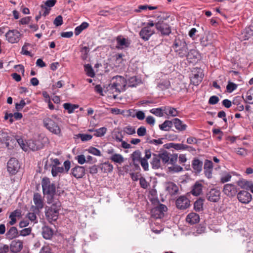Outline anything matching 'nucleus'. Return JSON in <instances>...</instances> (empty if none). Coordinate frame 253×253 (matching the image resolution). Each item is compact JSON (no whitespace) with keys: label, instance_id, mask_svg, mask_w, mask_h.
Returning a JSON list of instances; mask_svg holds the SVG:
<instances>
[{"label":"nucleus","instance_id":"obj_1","mask_svg":"<svg viewBox=\"0 0 253 253\" xmlns=\"http://www.w3.org/2000/svg\"><path fill=\"white\" fill-rule=\"evenodd\" d=\"M48 200L47 203L51 205L50 207H48L45 211V215L47 219L51 222L56 221L58 217L59 211L61 207V203L58 200Z\"/></svg>","mask_w":253,"mask_h":253},{"label":"nucleus","instance_id":"obj_2","mask_svg":"<svg viewBox=\"0 0 253 253\" xmlns=\"http://www.w3.org/2000/svg\"><path fill=\"white\" fill-rule=\"evenodd\" d=\"M169 16L168 14L161 12L157 17L156 29L163 36H168L171 33L170 27L165 22Z\"/></svg>","mask_w":253,"mask_h":253},{"label":"nucleus","instance_id":"obj_3","mask_svg":"<svg viewBox=\"0 0 253 253\" xmlns=\"http://www.w3.org/2000/svg\"><path fill=\"white\" fill-rule=\"evenodd\" d=\"M59 119L56 115H52L51 118H45L43 120V126L52 133L57 135H60L61 131L57 122Z\"/></svg>","mask_w":253,"mask_h":253},{"label":"nucleus","instance_id":"obj_4","mask_svg":"<svg viewBox=\"0 0 253 253\" xmlns=\"http://www.w3.org/2000/svg\"><path fill=\"white\" fill-rule=\"evenodd\" d=\"M42 185L43 194L47 195V202L50 198L51 200H57L54 197L56 189L55 185L54 183H51L48 178H42Z\"/></svg>","mask_w":253,"mask_h":253},{"label":"nucleus","instance_id":"obj_5","mask_svg":"<svg viewBox=\"0 0 253 253\" xmlns=\"http://www.w3.org/2000/svg\"><path fill=\"white\" fill-rule=\"evenodd\" d=\"M173 47L175 51L177 54L181 58L186 57L188 52L187 44L184 40L182 39L181 40L176 39L173 44Z\"/></svg>","mask_w":253,"mask_h":253},{"label":"nucleus","instance_id":"obj_6","mask_svg":"<svg viewBox=\"0 0 253 253\" xmlns=\"http://www.w3.org/2000/svg\"><path fill=\"white\" fill-rule=\"evenodd\" d=\"M159 157L164 166L167 164H173L177 160V155L171 154L166 150L160 151Z\"/></svg>","mask_w":253,"mask_h":253},{"label":"nucleus","instance_id":"obj_7","mask_svg":"<svg viewBox=\"0 0 253 253\" xmlns=\"http://www.w3.org/2000/svg\"><path fill=\"white\" fill-rule=\"evenodd\" d=\"M114 79L116 80V81L111 84V88L115 89L118 92L125 90L126 86V80L121 76H116L113 77V80Z\"/></svg>","mask_w":253,"mask_h":253},{"label":"nucleus","instance_id":"obj_8","mask_svg":"<svg viewBox=\"0 0 253 253\" xmlns=\"http://www.w3.org/2000/svg\"><path fill=\"white\" fill-rule=\"evenodd\" d=\"M33 202L35 206H32L31 208L32 211L40 212L44 206L43 199L41 194L38 193H34Z\"/></svg>","mask_w":253,"mask_h":253},{"label":"nucleus","instance_id":"obj_9","mask_svg":"<svg viewBox=\"0 0 253 253\" xmlns=\"http://www.w3.org/2000/svg\"><path fill=\"white\" fill-rule=\"evenodd\" d=\"M6 40L11 43H17L22 37V34L17 30H10L5 34Z\"/></svg>","mask_w":253,"mask_h":253},{"label":"nucleus","instance_id":"obj_10","mask_svg":"<svg viewBox=\"0 0 253 253\" xmlns=\"http://www.w3.org/2000/svg\"><path fill=\"white\" fill-rule=\"evenodd\" d=\"M19 168L18 161L15 158H10L8 161L7 169L10 173L15 174L18 171Z\"/></svg>","mask_w":253,"mask_h":253},{"label":"nucleus","instance_id":"obj_11","mask_svg":"<svg viewBox=\"0 0 253 253\" xmlns=\"http://www.w3.org/2000/svg\"><path fill=\"white\" fill-rule=\"evenodd\" d=\"M154 33L155 31L154 29L149 28V27H144L139 32V35L143 41H147Z\"/></svg>","mask_w":253,"mask_h":253},{"label":"nucleus","instance_id":"obj_12","mask_svg":"<svg viewBox=\"0 0 253 253\" xmlns=\"http://www.w3.org/2000/svg\"><path fill=\"white\" fill-rule=\"evenodd\" d=\"M9 250L12 253H18L23 249V242L20 240H14L10 244Z\"/></svg>","mask_w":253,"mask_h":253},{"label":"nucleus","instance_id":"obj_13","mask_svg":"<svg viewBox=\"0 0 253 253\" xmlns=\"http://www.w3.org/2000/svg\"><path fill=\"white\" fill-rule=\"evenodd\" d=\"M238 200L242 203L248 204L252 199V195L247 191L242 190L237 194Z\"/></svg>","mask_w":253,"mask_h":253},{"label":"nucleus","instance_id":"obj_14","mask_svg":"<svg viewBox=\"0 0 253 253\" xmlns=\"http://www.w3.org/2000/svg\"><path fill=\"white\" fill-rule=\"evenodd\" d=\"M207 199L212 202H217L220 198V192L216 189H211L206 195Z\"/></svg>","mask_w":253,"mask_h":253},{"label":"nucleus","instance_id":"obj_15","mask_svg":"<svg viewBox=\"0 0 253 253\" xmlns=\"http://www.w3.org/2000/svg\"><path fill=\"white\" fill-rule=\"evenodd\" d=\"M167 207L163 204H160L152 210V212L156 218H162L164 216V213L167 211Z\"/></svg>","mask_w":253,"mask_h":253},{"label":"nucleus","instance_id":"obj_16","mask_svg":"<svg viewBox=\"0 0 253 253\" xmlns=\"http://www.w3.org/2000/svg\"><path fill=\"white\" fill-rule=\"evenodd\" d=\"M116 48L119 49H123L129 46L130 41L128 39L123 38L122 36H118L116 39Z\"/></svg>","mask_w":253,"mask_h":253},{"label":"nucleus","instance_id":"obj_17","mask_svg":"<svg viewBox=\"0 0 253 253\" xmlns=\"http://www.w3.org/2000/svg\"><path fill=\"white\" fill-rule=\"evenodd\" d=\"M223 192L227 196L233 197L236 195L237 191L234 184H226L224 186Z\"/></svg>","mask_w":253,"mask_h":253},{"label":"nucleus","instance_id":"obj_18","mask_svg":"<svg viewBox=\"0 0 253 253\" xmlns=\"http://www.w3.org/2000/svg\"><path fill=\"white\" fill-rule=\"evenodd\" d=\"M152 159L150 162L152 168L154 169H158L164 167L159 154H152Z\"/></svg>","mask_w":253,"mask_h":253},{"label":"nucleus","instance_id":"obj_19","mask_svg":"<svg viewBox=\"0 0 253 253\" xmlns=\"http://www.w3.org/2000/svg\"><path fill=\"white\" fill-rule=\"evenodd\" d=\"M176 205L178 209H186L190 206V201L185 196H180L176 200Z\"/></svg>","mask_w":253,"mask_h":253},{"label":"nucleus","instance_id":"obj_20","mask_svg":"<svg viewBox=\"0 0 253 253\" xmlns=\"http://www.w3.org/2000/svg\"><path fill=\"white\" fill-rule=\"evenodd\" d=\"M152 156V152L149 149H146L145 150V156L139 162L141 166L145 171L148 170L149 164L147 160L151 158Z\"/></svg>","mask_w":253,"mask_h":253},{"label":"nucleus","instance_id":"obj_21","mask_svg":"<svg viewBox=\"0 0 253 253\" xmlns=\"http://www.w3.org/2000/svg\"><path fill=\"white\" fill-rule=\"evenodd\" d=\"M72 175L77 179L81 178L85 175V170L84 167L76 166L71 169Z\"/></svg>","mask_w":253,"mask_h":253},{"label":"nucleus","instance_id":"obj_22","mask_svg":"<svg viewBox=\"0 0 253 253\" xmlns=\"http://www.w3.org/2000/svg\"><path fill=\"white\" fill-rule=\"evenodd\" d=\"M213 164L211 161L206 160L204 165V173L208 178L212 177Z\"/></svg>","mask_w":253,"mask_h":253},{"label":"nucleus","instance_id":"obj_23","mask_svg":"<svg viewBox=\"0 0 253 253\" xmlns=\"http://www.w3.org/2000/svg\"><path fill=\"white\" fill-rule=\"evenodd\" d=\"M5 236L7 240H11L19 236V232L16 227L12 226L7 230Z\"/></svg>","mask_w":253,"mask_h":253},{"label":"nucleus","instance_id":"obj_24","mask_svg":"<svg viewBox=\"0 0 253 253\" xmlns=\"http://www.w3.org/2000/svg\"><path fill=\"white\" fill-rule=\"evenodd\" d=\"M187 60L189 62H196L200 58V54L195 49H190L186 55Z\"/></svg>","mask_w":253,"mask_h":253},{"label":"nucleus","instance_id":"obj_25","mask_svg":"<svg viewBox=\"0 0 253 253\" xmlns=\"http://www.w3.org/2000/svg\"><path fill=\"white\" fill-rule=\"evenodd\" d=\"M27 149L29 148L33 151H36L42 148L40 141L34 140H28L27 141Z\"/></svg>","mask_w":253,"mask_h":253},{"label":"nucleus","instance_id":"obj_26","mask_svg":"<svg viewBox=\"0 0 253 253\" xmlns=\"http://www.w3.org/2000/svg\"><path fill=\"white\" fill-rule=\"evenodd\" d=\"M173 124L175 128L180 131L185 130L187 127L186 124H184L182 121L178 118L173 119L172 124Z\"/></svg>","mask_w":253,"mask_h":253},{"label":"nucleus","instance_id":"obj_27","mask_svg":"<svg viewBox=\"0 0 253 253\" xmlns=\"http://www.w3.org/2000/svg\"><path fill=\"white\" fill-rule=\"evenodd\" d=\"M253 36V30L250 27L246 28L243 32H242L240 39L241 40H248Z\"/></svg>","mask_w":253,"mask_h":253},{"label":"nucleus","instance_id":"obj_28","mask_svg":"<svg viewBox=\"0 0 253 253\" xmlns=\"http://www.w3.org/2000/svg\"><path fill=\"white\" fill-rule=\"evenodd\" d=\"M199 215L194 212L190 213L186 217V221L191 224H194L199 221Z\"/></svg>","mask_w":253,"mask_h":253},{"label":"nucleus","instance_id":"obj_29","mask_svg":"<svg viewBox=\"0 0 253 253\" xmlns=\"http://www.w3.org/2000/svg\"><path fill=\"white\" fill-rule=\"evenodd\" d=\"M203 165V162L198 159H195L192 161V167L196 172L199 173L202 171Z\"/></svg>","mask_w":253,"mask_h":253},{"label":"nucleus","instance_id":"obj_30","mask_svg":"<svg viewBox=\"0 0 253 253\" xmlns=\"http://www.w3.org/2000/svg\"><path fill=\"white\" fill-rule=\"evenodd\" d=\"M42 235L44 239H50L53 235V231L48 226H44L42 229Z\"/></svg>","mask_w":253,"mask_h":253},{"label":"nucleus","instance_id":"obj_31","mask_svg":"<svg viewBox=\"0 0 253 253\" xmlns=\"http://www.w3.org/2000/svg\"><path fill=\"white\" fill-rule=\"evenodd\" d=\"M202 184L199 182L197 181L193 185L191 193L194 196H199L202 192Z\"/></svg>","mask_w":253,"mask_h":253},{"label":"nucleus","instance_id":"obj_32","mask_svg":"<svg viewBox=\"0 0 253 253\" xmlns=\"http://www.w3.org/2000/svg\"><path fill=\"white\" fill-rule=\"evenodd\" d=\"M141 83V81L140 79L137 78L136 76H133L128 79L126 85L127 84L129 87H135Z\"/></svg>","mask_w":253,"mask_h":253},{"label":"nucleus","instance_id":"obj_33","mask_svg":"<svg viewBox=\"0 0 253 253\" xmlns=\"http://www.w3.org/2000/svg\"><path fill=\"white\" fill-rule=\"evenodd\" d=\"M100 168L103 172H111L113 171V166L109 162H105L100 165Z\"/></svg>","mask_w":253,"mask_h":253},{"label":"nucleus","instance_id":"obj_34","mask_svg":"<svg viewBox=\"0 0 253 253\" xmlns=\"http://www.w3.org/2000/svg\"><path fill=\"white\" fill-rule=\"evenodd\" d=\"M164 113L168 116L175 117L178 115V111L175 108L170 106L164 107Z\"/></svg>","mask_w":253,"mask_h":253},{"label":"nucleus","instance_id":"obj_35","mask_svg":"<svg viewBox=\"0 0 253 253\" xmlns=\"http://www.w3.org/2000/svg\"><path fill=\"white\" fill-rule=\"evenodd\" d=\"M242 97L246 103L253 104V87L246 92L245 98L244 96Z\"/></svg>","mask_w":253,"mask_h":253},{"label":"nucleus","instance_id":"obj_36","mask_svg":"<svg viewBox=\"0 0 253 253\" xmlns=\"http://www.w3.org/2000/svg\"><path fill=\"white\" fill-rule=\"evenodd\" d=\"M131 159L134 165H138L139 162L143 158L141 157V152L139 151H135L131 154Z\"/></svg>","mask_w":253,"mask_h":253},{"label":"nucleus","instance_id":"obj_37","mask_svg":"<svg viewBox=\"0 0 253 253\" xmlns=\"http://www.w3.org/2000/svg\"><path fill=\"white\" fill-rule=\"evenodd\" d=\"M109 159L112 162L119 164H121L124 161V158L123 156L120 154L115 153L113 155L110 156Z\"/></svg>","mask_w":253,"mask_h":253},{"label":"nucleus","instance_id":"obj_38","mask_svg":"<svg viewBox=\"0 0 253 253\" xmlns=\"http://www.w3.org/2000/svg\"><path fill=\"white\" fill-rule=\"evenodd\" d=\"M64 108L68 111L69 114L73 113L76 109L79 108L77 104H73L70 103H65L63 105Z\"/></svg>","mask_w":253,"mask_h":253},{"label":"nucleus","instance_id":"obj_39","mask_svg":"<svg viewBox=\"0 0 253 253\" xmlns=\"http://www.w3.org/2000/svg\"><path fill=\"white\" fill-rule=\"evenodd\" d=\"M169 145L170 147L173 148L176 150H186L189 148H191L190 146L181 143H170Z\"/></svg>","mask_w":253,"mask_h":253},{"label":"nucleus","instance_id":"obj_40","mask_svg":"<svg viewBox=\"0 0 253 253\" xmlns=\"http://www.w3.org/2000/svg\"><path fill=\"white\" fill-rule=\"evenodd\" d=\"M172 126V121L166 120L162 124L159 125L160 129L168 131Z\"/></svg>","mask_w":253,"mask_h":253},{"label":"nucleus","instance_id":"obj_41","mask_svg":"<svg viewBox=\"0 0 253 253\" xmlns=\"http://www.w3.org/2000/svg\"><path fill=\"white\" fill-rule=\"evenodd\" d=\"M167 189L170 194H176L178 191L177 185L172 182H169L168 184Z\"/></svg>","mask_w":253,"mask_h":253},{"label":"nucleus","instance_id":"obj_42","mask_svg":"<svg viewBox=\"0 0 253 253\" xmlns=\"http://www.w3.org/2000/svg\"><path fill=\"white\" fill-rule=\"evenodd\" d=\"M89 24L88 23L84 22L80 26H77L75 29L76 35H79L84 30L87 28Z\"/></svg>","mask_w":253,"mask_h":253},{"label":"nucleus","instance_id":"obj_43","mask_svg":"<svg viewBox=\"0 0 253 253\" xmlns=\"http://www.w3.org/2000/svg\"><path fill=\"white\" fill-rule=\"evenodd\" d=\"M170 84L168 80H164L157 84V87L160 90H165L170 87Z\"/></svg>","mask_w":253,"mask_h":253},{"label":"nucleus","instance_id":"obj_44","mask_svg":"<svg viewBox=\"0 0 253 253\" xmlns=\"http://www.w3.org/2000/svg\"><path fill=\"white\" fill-rule=\"evenodd\" d=\"M164 107L158 108H153L150 110L153 114L158 117H163L164 113Z\"/></svg>","mask_w":253,"mask_h":253},{"label":"nucleus","instance_id":"obj_45","mask_svg":"<svg viewBox=\"0 0 253 253\" xmlns=\"http://www.w3.org/2000/svg\"><path fill=\"white\" fill-rule=\"evenodd\" d=\"M202 81V75L199 74H195L191 78V81L195 85H197Z\"/></svg>","mask_w":253,"mask_h":253},{"label":"nucleus","instance_id":"obj_46","mask_svg":"<svg viewBox=\"0 0 253 253\" xmlns=\"http://www.w3.org/2000/svg\"><path fill=\"white\" fill-rule=\"evenodd\" d=\"M84 71L86 72L87 75L90 77L93 78L95 76L93 70L91 66L89 64H85L84 66Z\"/></svg>","mask_w":253,"mask_h":253},{"label":"nucleus","instance_id":"obj_47","mask_svg":"<svg viewBox=\"0 0 253 253\" xmlns=\"http://www.w3.org/2000/svg\"><path fill=\"white\" fill-rule=\"evenodd\" d=\"M64 171V168L63 167H56L52 166L51 169V173L53 176H56L59 173H62Z\"/></svg>","mask_w":253,"mask_h":253},{"label":"nucleus","instance_id":"obj_48","mask_svg":"<svg viewBox=\"0 0 253 253\" xmlns=\"http://www.w3.org/2000/svg\"><path fill=\"white\" fill-rule=\"evenodd\" d=\"M107 128L105 127H100L94 130V135L96 137H101L106 133Z\"/></svg>","mask_w":253,"mask_h":253},{"label":"nucleus","instance_id":"obj_49","mask_svg":"<svg viewBox=\"0 0 253 253\" xmlns=\"http://www.w3.org/2000/svg\"><path fill=\"white\" fill-rule=\"evenodd\" d=\"M203 201L200 199L195 202L194 204V209L197 211H200L203 210Z\"/></svg>","mask_w":253,"mask_h":253},{"label":"nucleus","instance_id":"obj_50","mask_svg":"<svg viewBox=\"0 0 253 253\" xmlns=\"http://www.w3.org/2000/svg\"><path fill=\"white\" fill-rule=\"evenodd\" d=\"M132 117H136L139 120H143L145 117V113L142 111H137L135 114H129Z\"/></svg>","mask_w":253,"mask_h":253},{"label":"nucleus","instance_id":"obj_51","mask_svg":"<svg viewBox=\"0 0 253 253\" xmlns=\"http://www.w3.org/2000/svg\"><path fill=\"white\" fill-rule=\"evenodd\" d=\"M87 151L89 153H90L93 155L96 156H101V154L100 150L93 147H90L87 149Z\"/></svg>","mask_w":253,"mask_h":253},{"label":"nucleus","instance_id":"obj_52","mask_svg":"<svg viewBox=\"0 0 253 253\" xmlns=\"http://www.w3.org/2000/svg\"><path fill=\"white\" fill-rule=\"evenodd\" d=\"M32 211V212H29L27 214V217L30 220L36 223L37 222L36 214L38 213L39 212H36L35 211Z\"/></svg>","mask_w":253,"mask_h":253},{"label":"nucleus","instance_id":"obj_53","mask_svg":"<svg viewBox=\"0 0 253 253\" xmlns=\"http://www.w3.org/2000/svg\"><path fill=\"white\" fill-rule=\"evenodd\" d=\"M242 98L240 96L235 97L233 100V104L236 106H241L242 108V111L244 109V105L241 103Z\"/></svg>","mask_w":253,"mask_h":253},{"label":"nucleus","instance_id":"obj_54","mask_svg":"<svg viewBox=\"0 0 253 253\" xmlns=\"http://www.w3.org/2000/svg\"><path fill=\"white\" fill-rule=\"evenodd\" d=\"M75 160L80 165H83L86 163V158L84 155H79L75 157Z\"/></svg>","mask_w":253,"mask_h":253},{"label":"nucleus","instance_id":"obj_55","mask_svg":"<svg viewBox=\"0 0 253 253\" xmlns=\"http://www.w3.org/2000/svg\"><path fill=\"white\" fill-rule=\"evenodd\" d=\"M124 132L128 135H132L135 133V128L130 126H126L124 128Z\"/></svg>","mask_w":253,"mask_h":253},{"label":"nucleus","instance_id":"obj_56","mask_svg":"<svg viewBox=\"0 0 253 253\" xmlns=\"http://www.w3.org/2000/svg\"><path fill=\"white\" fill-rule=\"evenodd\" d=\"M139 183L140 186L143 189H147L149 186V183L147 182L145 178L143 177H140L139 178Z\"/></svg>","mask_w":253,"mask_h":253},{"label":"nucleus","instance_id":"obj_57","mask_svg":"<svg viewBox=\"0 0 253 253\" xmlns=\"http://www.w3.org/2000/svg\"><path fill=\"white\" fill-rule=\"evenodd\" d=\"M235 152L239 155L245 157L247 155V150L243 148H238L235 150Z\"/></svg>","mask_w":253,"mask_h":253},{"label":"nucleus","instance_id":"obj_58","mask_svg":"<svg viewBox=\"0 0 253 253\" xmlns=\"http://www.w3.org/2000/svg\"><path fill=\"white\" fill-rule=\"evenodd\" d=\"M31 228H24L21 230L19 232V236H26L27 235H29L31 233Z\"/></svg>","mask_w":253,"mask_h":253},{"label":"nucleus","instance_id":"obj_59","mask_svg":"<svg viewBox=\"0 0 253 253\" xmlns=\"http://www.w3.org/2000/svg\"><path fill=\"white\" fill-rule=\"evenodd\" d=\"M146 128L144 126H141L137 130V133L139 136H144L146 134Z\"/></svg>","mask_w":253,"mask_h":253},{"label":"nucleus","instance_id":"obj_60","mask_svg":"<svg viewBox=\"0 0 253 253\" xmlns=\"http://www.w3.org/2000/svg\"><path fill=\"white\" fill-rule=\"evenodd\" d=\"M237 87V85L233 83L229 82L227 86L226 89L229 92H231L235 90Z\"/></svg>","mask_w":253,"mask_h":253},{"label":"nucleus","instance_id":"obj_61","mask_svg":"<svg viewBox=\"0 0 253 253\" xmlns=\"http://www.w3.org/2000/svg\"><path fill=\"white\" fill-rule=\"evenodd\" d=\"M9 251V246L0 243V253H7Z\"/></svg>","mask_w":253,"mask_h":253},{"label":"nucleus","instance_id":"obj_62","mask_svg":"<svg viewBox=\"0 0 253 253\" xmlns=\"http://www.w3.org/2000/svg\"><path fill=\"white\" fill-rule=\"evenodd\" d=\"M79 137L83 141H88L92 139V136L87 134H79Z\"/></svg>","mask_w":253,"mask_h":253},{"label":"nucleus","instance_id":"obj_63","mask_svg":"<svg viewBox=\"0 0 253 253\" xmlns=\"http://www.w3.org/2000/svg\"><path fill=\"white\" fill-rule=\"evenodd\" d=\"M50 11V8L49 7H47L46 6H45L44 5H41V13H42V15L44 16H46L47 15Z\"/></svg>","mask_w":253,"mask_h":253},{"label":"nucleus","instance_id":"obj_64","mask_svg":"<svg viewBox=\"0 0 253 253\" xmlns=\"http://www.w3.org/2000/svg\"><path fill=\"white\" fill-rule=\"evenodd\" d=\"M53 24L56 26H61L63 24V18L61 15L57 16L53 21Z\"/></svg>","mask_w":253,"mask_h":253}]
</instances>
